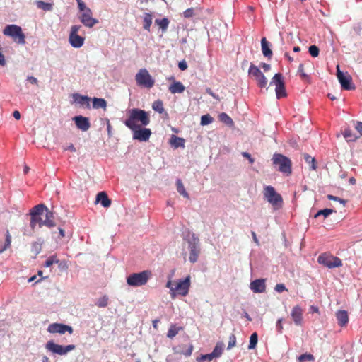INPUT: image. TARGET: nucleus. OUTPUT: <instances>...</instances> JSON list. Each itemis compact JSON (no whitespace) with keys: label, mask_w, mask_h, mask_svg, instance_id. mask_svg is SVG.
<instances>
[{"label":"nucleus","mask_w":362,"mask_h":362,"mask_svg":"<svg viewBox=\"0 0 362 362\" xmlns=\"http://www.w3.org/2000/svg\"><path fill=\"white\" fill-rule=\"evenodd\" d=\"M36 5L38 8H40L45 11H52L53 8V4L50 3H47L42 1H37Z\"/></svg>","instance_id":"34"},{"label":"nucleus","mask_w":362,"mask_h":362,"mask_svg":"<svg viewBox=\"0 0 362 362\" xmlns=\"http://www.w3.org/2000/svg\"><path fill=\"white\" fill-rule=\"evenodd\" d=\"M76 126L83 132H86L90 128V123L88 117L76 116L74 117Z\"/></svg>","instance_id":"18"},{"label":"nucleus","mask_w":362,"mask_h":362,"mask_svg":"<svg viewBox=\"0 0 362 362\" xmlns=\"http://www.w3.org/2000/svg\"><path fill=\"white\" fill-rule=\"evenodd\" d=\"M271 84L275 86V90H284V77L281 74H276L272 79Z\"/></svg>","instance_id":"23"},{"label":"nucleus","mask_w":362,"mask_h":362,"mask_svg":"<svg viewBox=\"0 0 362 362\" xmlns=\"http://www.w3.org/2000/svg\"><path fill=\"white\" fill-rule=\"evenodd\" d=\"M275 291L277 293H282L283 291H286L285 285L283 284H277L275 286Z\"/></svg>","instance_id":"57"},{"label":"nucleus","mask_w":362,"mask_h":362,"mask_svg":"<svg viewBox=\"0 0 362 362\" xmlns=\"http://www.w3.org/2000/svg\"><path fill=\"white\" fill-rule=\"evenodd\" d=\"M78 4V7L80 11L85 12L86 9H90L89 8L86 7L85 3L82 0H76Z\"/></svg>","instance_id":"55"},{"label":"nucleus","mask_w":362,"mask_h":362,"mask_svg":"<svg viewBox=\"0 0 362 362\" xmlns=\"http://www.w3.org/2000/svg\"><path fill=\"white\" fill-rule=\"evenodd\" d=\"M101 204L105 208H108L111 205V200L109 199L108 195L105 192L102 191L98 193L95 204Z\"/></svg>","instance_id":"20"},{"label":"nucleus","mask_w":362,"mask_h":362,"mask_svg":"<svg viewBox=\"0 0 362 362\" xmlns=\"http://www.w3.org/2000/svg\"><path fill=\"white\" fill-rule=\"evenodd\" d=\"M74 104L77 107L82 109H90V98L88 96L81 95L78 93H74L71 95Z\"/></svg>","instance_id":"14"},{"label":"nucleus","mask_w":362,"mask_h":362,"mask_svg":"<svg viewBox=\"0 0 362 362\" xmlns=\"http://www.w3.org/2000/svg\"><path fill=\"white\" fill-rule=\"evenodd\" d=\"M127 282L128 284L135 286H136V273H132L127 277Z\"/></svg>","instance_id":"53"},{"label":"nucleus","mask_w":362,"mask_h":362,"mask_svg":"<svg viewBox=\"0 0 362 362\" xmlns=\"http://www.w3.org/2000/svg\"><path fill=\"white\" fill-rule=\"evenodd\" d=\"M191 286V277L187 276L185 279L178 281L174 289H171V298H175L176 295H180L181 296H186L188 293L189 288Z\"/></svg>","instance_id":"4"},{"label":"nucleus","mask_w":362,"mask_h":362,"mask_svg":"<svg viewBox=\"0 0 362 362\" xmlns=\"http://www.w3.org/2000/svg\"><path fill=\"white\" fill-rule=\"evenodd\" d=\"M318 262L327 268H338L342 266L341 259L327 253L321 254L319 256Z\"/></svg>","instance_id":"5"},{"label":"nucleus","mask_w":362,"mask_h":362,"mask_svg":"<svg viewBox=\"0 0 362 362\" xmlns=\"http://www.w3.org/2000/svg\"><path fill=\"white\" fill-rule=\"evenodd\" d=\"M336 317L339 325L342 327L347 325L349 317L346 310L337 311L336 313Z\"/></svg>","instance_id":"24"},{"label":"nucleus","mask_w":362,"mask_h":362,"mask_svg":"<svg viewBox=\"0 0 362 362\" xmlns=\"http://www.w3.org/2000/svg\"><path fill=\"white\" fill-rule=\"evenodd\" d=\"M47 332L53 334L59 333L60 334H63L67 332L71 334L73 332V329L70 325H66L60 323H53L48 326Z\"/></svg>","instance_id":"13"},{"label":"nucleus","mask_w":362,"mask_h":362,"mask_svg":"<svg viewBox=\"0 0 362 362\" xmlns=\"http://www.w3.org/2000/svg\"><path fill=\"white\" fill-rule=\"evenodd\" d=\"M335 212L336 211L334 209H320L318 211V212L316 213V214L315 215V218H317L320 216H324V217L326 218Z\"/></svg>","instance_id":"39"},{"label":"nucleus","mask_w":362,"mask_h":362,"mask_svg":"<svg viewBox=\"0 0 362 362\" xmlns=\"http://www.w3.org/2000/svg\"><path fill=\"white\" fill-rule=\"evenodd\" d=\"M248 72L249 75L257 81L259 88H262L267 86V81L264 74L257 66L251 64Z\"/></svg>","instance_id":"11"},{"label":"nucleus","mask_w":362,"mask_h":362,"mask_svg":"<svg viewBox=\"0 0 362 362\" xmlns=\"http://www.w3.org/2000/svg\"><path fill=\"white\" fill-rule=\"evenodd\" d=\"M3 33L6 36L13 38L18 44L24 45L25 43V36L20 26L17 25H8L3 30Z\"/></svg>","instance_id":"2"},{"label":"nucleus","mask_w":362,"mask_h":362,"mask_svg":"<svg viewBox=\"0 0 362 362\" xmlns=\"http://www.w3.org/2000/svg\"><path fill=\"white\" fill-rule=\"evenodd\" d=\"M291 317L294 324L297 326L302 325L303 322V310L298 305L293 307L291 310Z\"/></svg>","instance_id":"19"},{"label":"nucleus","mask_w":362,"mask_h":362,"mask_svg":"<svg viewBox=\"0 0 362 362\" xmlns=\"http://www.w3.org/2000/svg\"><path fill=\"white\" fill-rule=\"evenodd\" d=\"M214 358H215L214 356H213L211 354H209L202 355V356L198 357L197 358V362H204V361H211Z\"/></svg>","instance_id":"50"},{"label":"nucleus","mask_w":362,"mask_h":362,"mask_svg":"<svg viewBox=\"0 0 362 362\" xmlns=\"http://www.w3.org/2000/svg\"><path fill=\"white\" fill-rule=\"evenodd\" d=\"M281 322H282V320L281 319H279L277 320L276 322V329H277V332H281L282 331V325H281Z\"/></svg>","instance_id":"63"},{"label":"nucleus","mask_w":362,"mask_h":362,"mask_svg":"<svg viewBox=\"0 0 362 362\" xmlns=\"http://www.w3.org/2000/svg\"><path fill=\"white\" fill-rule=\"evenodd\" d=\"M81 25H72L69 34V41L71 45L74 48H80L84 43V37L78 35V30L81 29Z\"/></svg>","instance_id":"9"},{"label":"nucleus","mask_w":362,"mask_h":362,"mask_svg":"<svg viewBox=\"0 0 362 362\" xmlns=\"http://www.w3.org/2000/svg\"><path fill=\"white\" fill-rule=\"evenodd\" d=\"M93 13L90 9H86L85 12H82L80 16L81 22L88 28H93L98 23L96 18L92 17Z\"/></svg>","instance_id":"15"},{"label":"nucleus","mask_w":362,"mask_h":362,"mask_svg":"<svg viewBox=\"0 0 362 362\" xmlns=\"http://www.w3.org/2000/svg\"><path fill=\"white\" fill-rule=\"evenodd\" d=\"M11 241V235H10L9 230H6V233H5V242H4V246L1 247H0V254L10 247Z\"/></svg>","instance_id":"35"},{"label":"nucleus","mask_w":362,"mask_h":362,"mask_svg":"<svg viewBox=\"0 0 362 362\" xmlns=\"http://www.w3.org/2000/svg\"><path fill=\"white\" fill-rule=\"evenodd\" d=\"M170 145L175 148L185 147V139L182 137L172 136L170 140Z\"/></svg>","instance_id":"28"},{"label":"nucleus","mask_w":362,"mask_h":362,"mask_svg":"<svg viewBox=\"0 0 362 362\" xmlns=\"http://www.w3.org/2000/svg\"><path fill=\"white\" fill-rule=\"evenodd\" d=\"M261 46L263 55L266 57L271 58L272 56V52L269 48V42L265 37H263L261 40Z\"/></svg>","instance_id":"27"},{"label":"nucleus","mask_w":362,"mask_h":362,"mask_svg":"<svg viewBox=\"0 0 362 362\" xmlns=\"http://www.w3.org/2000/svg\"><path fill=\"white\" fill-rule=\"evenodd\" d=\"M188 250L190 251L189 261L194 264L197 262L200 249H199V239L192 235V238L187 240Z\"/></svg>","instance_id":"8"},{"label":"nucleus","mask_w":362,"mask_h":362,"mask_svg":"<svg viewBox=\"0 0 362 362\" xmlns=\"http://www.w3.org/2000/svg\"><path fill=\"white\" fill-rule=\"evenodd\" d=\"M75 348V345H59L54 343L53 341H48L46 344V349L48 351L52 352L53 354H58L59 356H64L69 351L74 350Z\"/></svg>","instance_id":"7"},{"label":"nucleus","mask_w":362,"mask_h":362,"mask_svg":"<svg viewBox=\"0 0 362 362\" xmlns=\"http://www.w3.org/2000/svg\"><path fill=\"white\" fill-rule=\"evenodd\" d=\"M183 329V327L182 326H177L175 325H171L170 326L169 330L168 332V337L170 339H173L175 336L177 334L180 332H181Z\"/></svg>","instance_id":"29"},{"label":"nucleus","mask_w":362,"mask_h":362,"mask_svg":"<svg viewBox=\"0 0 362 362\" xmlns=\"http://www.w3.org/2000/svg\"><path fill=\"white\" fill-rule=\"evenodd\" d=\"M183 15L185 18H190L194 16V9L193 8H188L185 10L183 13Z\"/></svg>","instance_id":"59"},{"label":"nucleus","mask_w":362,"mask_h":362,"mask_svg":"<svg viewBox=\"0 0 362 362\" xmlns=\"http://www.w3.org/2000/svg\"><path fill=\"white\" fill-rule=\"evenodd\" d=\"M106 102L105 99L93 98V109H105Z\"/></svg>","instance_id":"32"},{"label":"nucleus","mask_w":362,"mask_h":362,"mask_svg":"<svg viewBox=\"0 0 362 362\" xmlns=\"http://www.w3.org/2000/svg\"><path fill=\"white\" fill-rule=\"evenodd\" d=\"M152 132L148 128H144L139 125L136 127V139L139 141H147Z\"/></svg>","instance_id":"17"},{"label":"nucleus","mask_w":362,"mask_h":362,"mask_svg":"<svg viewBox=\"0 0 362 362\" xmlns=\"http://www.w3.org/2000/svg\"><path fill=\"white\" fill-rule=\"evenodd\" d=\"M178 67L180 70L185 71L187 69V64L185 60H182L179 62Z\"/></svg>","instance_id":"60"},{"label":"nucleus","mask_w":362,"mask_h":362,"mask_svg":"<svg viewBox=\"0 0 362 362\" xmlns=\"http://www.w3.org/2000/svg\"><path fill=\"white\" fill-rule=\"evenodd\" d=\"M355 129L358 131L359 134V136H362V122H358L356 125H355Z\"/></svg>","instance_id":"62"},{"label":"nucleus","mask_w":362,"mask_h":362,"mask_svg":"<svg viewBox=\"0 0 362 362\" xmlns=\"http://www.w3.org/2000/svg\"><path fill=\"white\" fill-rule=\"evenodd\" d=\"M250 288L253 293H264L266 288L264 279H259L254 280L250 284Z\"/></svg>","instance_id":"21"},{"label":"nucleus","mask_w":362,"mask_h":362,"mask_svg":"<svg viewBox=\"0 0 362 362\" xmlns=\"http://www.w3.org/2000/svg\"><path fill=\"white\" fill-rule=\"evenodd\" d=\"M337 76L341 86V88L344 90L354 89L355 87L353 86L351 81V76L348 74H344L339 70V66H337Z\"/></svg>","instance_id":"12"},{"label":"nucleus","mask_w":362,"mask_h":362,"mask_svg":"<svg viewBox=\"0 0 362 362\" xmlns=\"http://www.w3.org/2000/svg\"><path fill=\"white\" fill-rule=\"evenodd\" d=\"M152 277V272L149 270L143 271L136 274V284L137 286H143L147 284L148 280Z\"/></svg>","instance_id":"22"},{"label":"nucleus","mask_w":362,"mask_h":362,"mask_svg":"<svg viewBox=\"0 0 362 362\" xmlns=\"http://www.w3.org/2000/svg\"><path fill=\"white\" fill-rule=\"evenodd\" d=\"M258 342V334L257 332L252 333L250 337V341H249L248 349H253L257 346Z\"/></svg>","instance_id":"38"},{"label":"nucleus","mask_w":362,"mask_h":362,"mask_svg":"<svg viewBox=\"0 0 362 362\" xmlns=\"http://www.w3.org/2000/svg\"><path fill=\"white\" fill-rule=\"evenodd\" d=\"M343 136L348 142H353L360 137L359 135L356 136L353 134L352 130L349 128H346L344 130Z\"/></svg>","instance_id":"30"},{"label":"nucleus","mask_w":362,"mask_h":362,"mask_svg":"<svg viewBox=\"0 0 362 362\" xmlns=\"http://www.w3.org/2000/svg\"><path fill=\"white\" fill-rule=\"evenodd\" d=\"M236 346V336L231 334L229 337V341H228L227 349H231Z\"/></svg>","instance_id":"49"},{"label":"nucleus","mask_w":362,"mask_h":362,"mask_svg":"<svg viewBox=\"0 0 362 362\" xmlns=\"http://www.w3.org/2000/svg\"><path fill=\"white\" fill-rule=\"evenodd\" d=\"M242 156L243 158H247L250 163L252 164L254 163V158H252L251 155L247 151H243Z\"/></svg>","instance_id":"58"},{"label":"nucleus","mask_w":362,"mask_h":362,"mask_svg":"<svg viewBox=\"0 0 362 362\" xmlns=\"http://www.w3.org/2000/svg\"><path fill=\"white\" fill-rule=\"evenodd\" d=\"M298 72L302 79L305 80L308 78V76L304 72V66L302 64L299 65Z\"/></svg>","instance_id":"54"},{"label":"nucleus","mask_w":362,"mask_h":362,"mask_svg":"<svg viewBox=\"0 0 362 362\" xmlns=\"http://www.w3.org/2000/svg\"><path fill=\"white\" fill-rule=\"evenodd\" d=\"M213 121H214V118L209 114L204 115L201 117V124L202 126L208 125L209 124H212Z\"/></svg>","instance_id":"43"},{"label":"nucleus","mask_w":362,"mask_h":362,"mask_svg":"<svg viewBox=\"0 0 362 362\" xmlns=\"http://www.w3.org/2000/svg\"><path fill=\"white\" fill-rule=\"evenodd\" d=\"M172 284H173V282H172L171 277H170V278H169L168 283H166V284H165V287L170 288V294H171V289H174V288H175L172 286Z\"/></svg>","instance_id":"64"},{"label":"nucleus","mask_w":362,"mask_h":362,"mask_svg":"<svg viewBox=\"0 0 362 362\" xmlns=\"http://www.w3.org/2000/svg\"><path fill=\"white\" fill-rule=\"evenodd\" d=\"M272 160H273V163L276 166H279V172H281L286 175H289L291 174L292 170H291V160L282 154L280 153H275L274 155L273 158H272Z\"/></svg>","instance_id":"3"},{"label":"nucleus","mask_w":362,"mask_h":362,"mask_svg":"<svg viewBox=\"0 0 362 362\" xmlns=\"http://www.w3.org/2000/svg\"><path fill=\"white\" fill-rule=\"evenodd\" d=\"M152 107L154 111L158 112L160 114L163 113L164 111L163 103L160 100L154 101Z\"/></svg>","instance_id":"40"},{"label":"nucleus","mask_w":362,"mask_h":362,"mask_svg":"<svg viewBox=\"0 0 362 362\" xmlns=\"http://www.w3.org/2000/svg\"><path fill=\"white\" fill-rule=\"evenodd\" d=\"M222 351H223V344L221 343H218L215 346L212 353H210V354L212 355L214 357H215V358H219L222 354Z\"/></svg>","instance_id":"37"},{"label":"nucleus","mask_w":362,"mask_h":362,"mask_svg":"<svg viewBox=\"0 0 362 362\" xmlns=\"http://www.w3.org/2000/svg\"><path fill=\"white\" fill-rule=\"evenodd\" d=\"M155 23L163 32H165L168 28L170 21L167 18H163L162 19H156Z\"/></svg>","instance_id":"33"},{"label":"nucleus","mask_w":362,"mask_h":362,"mask_svg":"<svg viewBox=\"0 0 362 362\" xmlns=\"http://www.w3.org/2000/svg\"><path fill=\"white\" fill-rule=\"evenodd\" d=\"M30 215L32 230H34L37 226L40 227L46 226L48 228H52L55 226L53 212L47 209L45 204H41L33 207Z\"/></svg>","instance_id":"1"},{"label":"nucleus","mask_w":362,"mask_h":362,"mask_svg":"<svg viewBox=\"0 0 362 362\" xmlns=\"http://www.w3.org/2000/svg\"><path fill=\"white\" fill-rule=\"evenodd\" d=\"M287 97V92H276V98L277 100Z\"/></svg>","instance_id":"61"},{"label":"nucleus","mask_w":362,"mask_h":362,"mask_svg":"<svg viewBox=\"0 0 362 362\" xmlns=\"http://www.w3.org/2000/svg\"><path fill=\"white\" fill-rule=\"evenodd\" d=\"M155 81L146 69H141L137 73V83L145 88H151Z\"/></svg>","instance_id":"10"},{"label":"nucleus","mask_w":362,"mask_h":362,"mask_svg":"<svg viewBox=\"0 0 362 362\" xmlns=\"http://www.w3.org/2000/svg\"><path fill=\"white\" fill-rule=\"evenodd\" d=\"M304 160L306 163H308V164H310V168H312V170H315L316 169V165H315V160L314 158H313L312 156H309L308 154H304Z\"/></svg>","instance_id":"44"},{"label":"nucleus","mask_w":362,"mask_h":362,"mask_svg":"<svg viewBox=\"0 0 362 362\" xmlns=\"http://www.w3.org/2000/svg\"><path fill=\"white\" fill-rule=\"evenodd\" d=\"M327 97L329 98V99L332 101L343 100L341 93L340 92L328 93H327Z\"/></svg>","instance_id":"46"},{"label":"nucleus","mask_w":362,"mask_h":362,"mask_svg":"<svg viewBox=\"0 0 362 362\" xmlns=\"http://www.w3.org/2000/svg\"><path fill=\"white\" fill-rule=\"evenodd\" d=\"M108 297L104 296L103 297L98 298L96 303V305L98 306L99 308H105L108 305Z\"/></svg>","instance_id":"45"},{"label":"nucleus","mask_w":362,"mask_h":362,"mask_svg":"<svg viewBox=\"0 0 362 362\" xmlns=\"http://www.w3.org/2000/svg\"><path fill=\"white\" fill-rule=\"evenodd\" d=\"M176 188L177 192H178L180 195L183 196L187 199H189L188 193L185 190V185H183L180 179L176 180Z\"/></svg>","instance_id":"31"},{"label":"nucleus","mask_w":362,"mask_h":362,"mask_svg":"<svg viewBox=\"0 0 362 362\" xmlns=\"http://www.w3.org/2000/svg\"><path fill=\"white\" fill-rule=\"evenodd\" d=\"M42 251V244L37 242L33 243L31 245V252L36 257Z\"/></svg>","instance_id":"41"},{"label":"nucleus","mask_w":362,"mask_h":362,"mask_svg":"<svg viewBox=\"0 0 362 362\" xmlns=\"http://www.w3.org/2000/svg\"><path fill=\"white\" fill-rule=\"evenodd\" d=\"M58 263H59V259L57 258V257L56 255H52L47 258L45 263H44V266L46 267H49L52 264H58Z\"/></svg>","instance_id":"42"},{"label":"nucleus","mask_w":362,"mask_h":362,"mask_svg":"<svg viewBox=\"0 0 362 362\" xmlns=\"http://www.w3.org/2000/svg\"><path fill=\"white\" fill-rule=\"evenodd\" d=\"M153 22V16L151 13H146L141 16V24L143 28L146 30L150 31L151 25Z\"/></svg>","instance_id":"26"},{"label":"nucleus","mask_w":362,"mask_h":362,"mask_svg":"<svg viewBox=\"0 0 362 362\" xmlns=\"http://www.w3.org/2000/svg\"><path fill=\"white\" fill-rule=\"evenodd\" d=\"M136 119L137 122H141L143 126L148 125L150 122L148 114L142 110H137Z\"/></svg>","instance_id":"25"},{"label":"nucleus","mask_w":362,"mask_h":362,"mask_svg":"<svg viewBox=\"0 0 362 362\" xmlns=\"http://www.w3.org/2000/svg\"><path fill=\"white\" fill-rule=\"evenodd\" d=\"M315 357L313 355L310 354H304L298 356L299 362H304L305 361H314Z\"/></svg>","instance_id":"47"},{"label":"nucleus","mask_w":362,"mask_h":362,"mask_svg":"<svg viewBox=\"0 0 362 362\" xmlns=\"http://www.w3.org/2000/svg\"><path fill=\"white\" fill-rule=\"evenodd\" d=\"M185 87L180 82L173 83L169 88V90H184Z\"/></svg>","instance_id":"48"},{"label":"nucleus","mask_w":362,"mask_h":362,"mask_svg":"<svg viewBox=\"0 0 362 362\" xmlns=\"http://www.w3.org/2000/svg\"><path fill=\"white\" fill-rule=\"evenodd\" d=\"M327 198H328V199L330 201H338L340 203H341L344 206H345L346 203V200L341 199V198L337 197L334 195L328 194L327 195Z\"/></svg>","instance_id":"52"},{"label":"nucleus","mask_w":362,"mask_h":362,"mask_svg":"<svg viewBox=\"0 0 362 362\" xmlns=\"http://www.w3.org/2000/svg\"><path fill=\"white\" fill-rule=\"evenodd\" d=\"M219 120L228 126L232 127L233 125V122L230 117H229L226 113H220L218 116Z\"/></svg>","instance_id":"36"},{"label":"nucleus","mask_w":362,"mask_h":362,"mask_svg":"<svg viewBox=\"0 0 362 362\" xmlns=\"http://www.w3.org/2000/svg\"><path fill=\"white\" fill-rule=\"evenodd\" d=\"M264 197L272 206H279L282 203L281 196L275 191L271 185L265 186L264 188Z\"/></svg>","instance_id":"6"},{"label":"nucleus","mask_w":362,"mask_h":362,"mask_svg":"<svg viewBox=\"0 0 362 362\" xmlns=\"http://www.w3.org/2000/svg\"><path fill=\"white\" fill-rule=\"evenodd\" d=\"M193 345L192 344H190L189 346H188L187 350L184 351H182V355H185L186 356H189L192 355V351H193Z\"/></svg>","instance_id":"56"},{"label":"nucleus","mask_w":362,"mask_h":362,"mask_svg":"<svg viewBox=\"0 0 362 362\" xmlns=\"http://www.w3.org/2000/svg\"><path fill=\"white\" fill-rule=\"evenodd\" d=\"M125 124L132 129V138L136 139V108H132L130 110L129 117L126 119Z\"/></svg>","instance_id":"16"},{"label":"nucleus","mask_w":362,"mask_h":362,"mask_svg":"<svg viewBox=\"0 0 362 362\" xmlns=\"http://www.w3.org/2000/svg\"><path fill=\"white\" fill-rule=\"evenodd\" d=\"M319 48L316 45H311L309 47V53L313 57H317L319 55Z\"/></svg>","instance_id":"51"}]
</instances>
